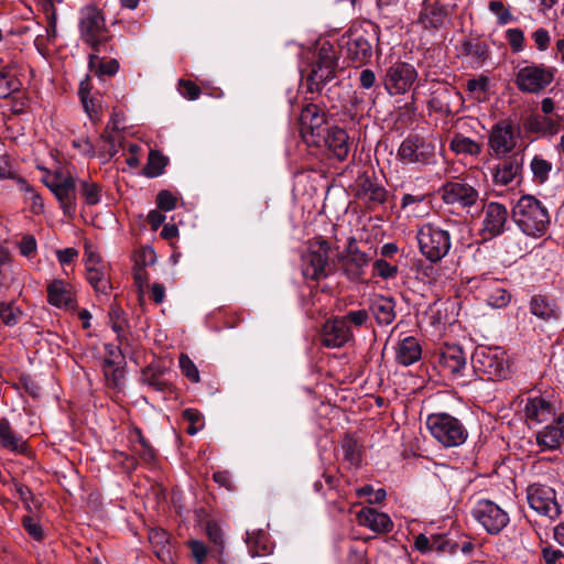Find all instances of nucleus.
I'll list each match as a JSON object with an SVG mask.
<instances>
[{"label":"nucleus","mask_w":564,"mask_h":564,"mask_svg":"<svg viewBox=\"0 0 564 564\" xmlns=\"http://www.w3.org/2000/svg\"><path fill=\"white\" fill-rule=\"evenodd\" d=\"M512 218L527 236L540 238L549 229L551 217L545 205L532 195L521 196L512 208Z\"/></svg>","instance_id":"f257e3e1"},{"label":"nucleus","mask_w":564,"mask_h":564,"mask_svg":"<svg viewBox=\"0 0 564 564\" xmlns=\"http://www.w3.org/2000/svg\"><path fill=\"white\" fill-rule=\"evenodd\" d=\"M426 427L433 438L447 448L460 446L468 437L464 424L457 417L445 412L427 415Z\"/></svg>","instance_id":"f03ea898"},{"label":"nucleus","mask_w":564,"mask_h":564,"mask_svg":"<svg viewBox=\"0 0 564 564\" xmlns=\"http://www.w3.org/2000/svg\"><path fill=\"white\" fill-rule=\"evenodd\" d=\"M337 57L335 47L329 42L318 44L312 62L306 69L308 89L318 91L323 85L335 77Z\"/></svg>","instance_id":"7ed1b4c3"},{"label":"nucleus","mask_w":564,"mask_h":564,"mask_svg":"<svg viewBox=\"0 0 564 564\" xmlns=\"http://www.w3.org/2000/svg\"><path fill=\"white\" fill-rule=\"evenodd\" d=\"M79 33L83 42L91 51L101 52L107 41L105 17L95 6H86L79 11Z\"/></svg>","instance_id":"20e7f679"},{"label":"nucleus","mask_w":564,"mask_h":564,"mask_svg":"<svg viewBox=\"0 0 564 564\" xmlns=\"http://www.w3.org/2000/svg\"><path fill=\"white\" fill-rule=\"evenodd\" d=\"M416 239L421 253L431 262L445 258L452 246L449 232L433 224L420 227Z\"/></svg>","instance_id":"39448f33"},{"label":"nucleus","mask_w":564,"mask_h":564,"mask_svg":"<svg viewBox=\"0 0 564 564\" xmlns=\"http://www.w3.org/2000/svg\"><path fill=\"white\" fill-rule=\"evenodd\" d=\"M329 243L317 238L310 243L302 257V273L305 279L322 280L328 274Z\"/></svg>","instance_id":"423d86ee"},{"label":"nucleus","mask_w":564,"mask_h":564,"mask_svg":"<svg viewBox=\"0 0 564 564\" xmlns=\"http://www.w3.org/2000/svg\"><path fill=\"white\" fill-rule=\"evenodd\" d=\"M43 182L59 202L64 215L73 217L76 212L75 178L69 174L58 171L46 175Z\"/></svg>","instance_id":"0eeeda50"},{"label":"nucleus","mask_w":564,"mask_h":564,"mask_svg":"<svg viewBox=\"0 0 564 564\" xmlns=\"http://www.w3.org/2000/svg\"><path fill=\"white\" fill-rule=\"evenodd\" d=\"M473 365L476 371L487 375L492 380L505 378L508 371L507 357L500 348H477L473 356Z\"/></svg>","instance_id":"6e6552de"},{"label":"nucleus","mask_w":564,"mask_h":564,"mask_svg":"<svg viewBox=\"0 0 564 564\" xmlns=\"http://www.w3.org/2000/svg\"><path fill=\"white\" fill-rule=\"evenodd\" d=\"M404 164L427 165L435 161V147L420 137H409L402 141L397 153Z\"/></svg>","instance_id":"1a4fd4ad"},{"label":"nucleus","mask_w":564,"mask_h":564,"mask_svg":"<svg viewBox=\"0 0 564 564\" xmlns=\"http://www.w3.org/2000/svg\"><path fill=\"white\" fill-rule=\"evenodd\" d=\"M471 516L489 534H498L509 523L508 513L487 499L479 500L474 506Z\"/></svg>","instance_id":"9d476101"},{"label":"nucleus","mask_w":564,"mask_h":564,"mask_svg":"<svg viewBox=\"0 0 564 564\" xmlns=\"http://www.w3.org/2000/svg\"><path fill=\"white\" fill-rule=\"evenodd\" d=\"M555 69L544 65H528L520 68L516 84L523 93L536 94L546 88L554 79Z\"/></svg>","instance_id":"9b49d317"},{"label":"nucleus","mask_w":564,"mask_h":564,"mask_svg":"<svg viewBox=\"0 0 564 564\" xmlns=\"http://www.w3.org/2000/svg\"><path fill=\"white\" fill-rule=\"evenodd\" d=\"M527 500L531 509L551 520L561 514L555 490L546 485H530L527 489Z\"/></svg>","instance_id":"f8f14e48"},{"label":"nucleus","mask_w":564,"mask_h":564,"mask_svg":"<svg viewBox=\"0 0 564 564\" xmlns=\"http://www.w3.org/2000/svg\"><path fill=\"white\" fill-rule=\"evenodd\" d=\"M372 35L358 28H352L343 37V47L347 57L357 66L366 64L372 55Z\"/></svg>","instance_id":"ddd939ff"},{"label":"nucleus","mask_w":564,"mask_h":564,"mask_svg":"<svg viewBox=\"0 0 564 564\" xmlns=\"http://www.w3.org/2000/svg\"><path fill=\"white\" fill-rule=\"evenodd\" d=\"M301 134L308 145L319 147L323 134L329 128L325 113L319 112L315 105L306 106L301 113Z\"/></svg>","instance_id":"4468645a"},{"label":"nucleus","mask_w":564,"mask_h":564,"mask_svg":"<svg viewBox=\"0 0 564 564\" xmlns=\"http://www.w3.org/2000/svg\"><path fill=\"white\" fill-rule=\"evenodd\" d=\"M416 23L430 34H436L451 23L449 11L440 0H424Z\"/></svg>","instance_id":"2eb2a0df"},{"label":"nucleus","mask_w":564,"mask_h":564,"mask_svg":"<svg viewBox=\"0 0 564 564\" xmlns=\"http://www.w3.org/2000/svg\"><path fill=\"white\" fill-rule=\"evenodd\" d=\"M416 78L417 72L413 65L398 62L387 69L383 84L390 95H403L412 87Z\"/></svg>","instance_id":"dca6fc26"},{"label":"nucleus","mask_w":564,"mask_h":564,"mask_svg":"<svg viewBox=\"0 0 564 564\" xmlns=\"http://www.w3.org/2000/svg\"><path fill=\"white\" fill-rule=\"evenodd\" d=\"M441 195L445 204L462 208L475 205L479 198L478 191L465 180L445 183L441 188Z\"/></svg>","instance_id":"f3484780"},{"label":"nucleus","mask_w":564,"mask_h":564,"mask_svg":"<svg viewBox=\"0 0 564 564\" xmlns=\"http://www.w3.org/2000/svg\"><path fill=\"white\" fill-rule=\"evenodd\" d=\"M518 134L509 121L496 123L489 134V149L496 158H505L517 145Z\"/></svg>","instance_id":"a211bd4d"},{"label":"nucleus","mask_w":564,"mask_h":564,"mask_svg":"<svg viewBox=\"0 0 564 564\" xmlns=\"http://www.w3.org/2000/svg\"><path fill=\"white\" fill-rule=\"evenodd\" d=\"M540 452H557L564 447V411L535 433Z\"/></svg>","instance_id":"6ab92c4d"},{"label":"nucleus","mask_w":564,"mask_h":564,"mask_svg":"<svg viewBox=\"0 0 564 564\" xmlns=\"http://www.w3.org/2000/svg\"><path fill=\"white\" fill-rule=\"evenodd\" d=\"M47 302L57 308L73 312L77 308L74 286L61 279L52 280L47 286Z\"/></svg>","instance_id":"aec40b11"},{"label":"nucleus","mask_w":564,"mask_h":564,"mask_svg":"<svg viewBox=\"0 0 564 564\" xmlns=\"http://www.w3.org/2000/svg\"><path fill=\"white\" fill-rule=\"evenodd\" d=\"M368 256L357 248L356 239L349 238L347 250L340 258L341 268L347 278L352 281L360 280L368 265Z\"/></svg>","instance_id":"412c9836"},{"label":"nucleus","mask_w":564,"mask_h":564,"mask_svg":"<svg viewBox=\"0 0 564 564\" xmlns=\"http://www.w3.org/2000/svg\"><path fill=\"white\" fill-rule=\"evenodd\" d=\"M525 420L532 424H541L547 422L550 419H555L556 409L555 404L543 395L529 397L524 404Z\"/></svg>","instance_id":"4be33fe9"},{"label":"nucleus","mask_w":564,"mask_h":564,"mask_svg":"<svg viewBox=\"0 0 564 564\" xmlns=\"http://www.w3.org/2000/svg\"><path fill=\"white\" fill-rule=\"evenodd\" d=\"M508 220V210L505 205L491 202L485 206L482 234L486 239L503 232Z\"/></svg>","instance_id":"5701e85b"},{"label":"nucleus","mask_w":564,"mask_h":564,"mask_svg":"<svg viewBox=\"0 0 564 564\" xmlns=\"http://www.w3.org/2000/svg\"><path fill=\"white\" fill-rule=\"evenodd\" d=\"M352 337L349 325L346 319L336 317L327 321L323 326L322 343L328 348H339L348 343Z\"/></svg>","instance_id":"b1692460"},{"label":"nucleus","mask_w":564,"mask_h":564,"mask_svg":"<svg viewBox=\"0 0 564 564\" xmlns=\"http://www.w3.org/2000/svg\"><path fill=\"white\" fill-rule=\"evenodd\" d=\"M324 141L318 148H326L338 161L347 159L349 153V137L347 132L338 127H329L323 134Z\"/></svg>","instance_id":"393cba45"},{"label":"nucleus","mask_w":564,"mask_h":564,"mask_svg":"<svg viewBox=\"0 0 564 564\" xmlns=\"http://www.w3.org/2000/svg\"><path fill=\"white\" fill-rule=\"evenodd\" d=\"M438 364L444 370L457 378L462 376V371L466 367V356L459 346L446 345L438 355Z\"/></svg>","instance_id":"a878e982"},{"label":"nucleus","mask_w":564,"mask_h":564,"mask_svg":"<svg viewBox=\"0 0 564 564\" xmlns=\"http://www.w3.org/2000/svg\"><path fill=\"white\" fill-rule=\"evenodd\" d=\"M357 520L360 525L369 528L377 533H387L393 528L392 520L387 513L379 512L372 508H362L357 513Z\"/></svg>","instance_id":"bb28decb"},{"label":"nucleus","mask_w":564,"mask_h":564,"mask_svg":"<svg viewBox=\"0 0 564 564\" xmlns=\"http://www.w3.org/2000/svg\"><path fill=\"white\" fill-rule=\"evenodd\" d=\"M422 348L419 340L408 336L400 340L395 347V360L402 366H410L421 359Z\"/></svg>","instance_id":"cd10ccee"},{"label":"nucleus","mask_w":564,"mask_h":564,"mask_svg":"<svg viewBox=\"0 0 564 564\" xmlns=\"http://www.w3.org/2000/svg\"><path fill=\"white\" fill-rule=\"evenodd\" d=\"M522 162L513 156L499 163L492 170V178L496 185L507 186L513 183L520 174Z\"/></svg>","instance_id":"c85d7f7f"},{"label":"nucleus","mask_w":564,"mask_h":564,"mask_svg":"<svg viewBox=\"0 0 564 564\" xmlns=\"http://www.w3.org/2000/svg\"><path fill=\"white\" fill-rule=\"evenodd\" d=\"M0 446L18 454H23L28 449L26 442L13 431L7 419H0Z\"/></svg>","instance_id":"c756f323"},{"label":"nucleus","mask_w":564,"mask_h":564,"mask_svg":"<svg viewBox=\"0 0 564 564\" xmlns=\"http://www.w3.org/2000/svg\"><path fill=\"white\" fill-rule=\"evenodd\" d=\"M453 89L445 83L435 82L431 86L429 109L435 112H445L449 108Z\"/></svg>","instance_id":"7c9ffc66"},{"label":"nucleus","mask_w":564,"mask_h":564,"mask_svg":"<svg viewBox=\"0 0 564 564\" xmlns=\"http://www.w3.org/2000/svg\"><path fill=\"white\" fill-rule=\"evenodd\" d=\"M371 311L376 321L381 325H389L395 318L394 301L391 297L376 296L371 303Z\"/></svg>","instance_id":"2f4dec72"},{"label":"nucleus","mask_w":564,"mask_h":564,"mask_svg":"<svg viewBox=\"0 0 564 564\" xmlns=\"http://www.w3.org/2000/svg\"><path fill=\"white\" fill-rule=\"evenodd\" d=\"M525 128L530 132L540 133L542 135H553L558 132L560 123L547 116L532 115L527 119Z\"/></svg>","instance_id":"473e14b6"},{"label":"nucleus","mask_w":564,"mask_h":564,"mask_svg":"<svg viewBox=\"0 0 564 564\" xmlns=\"http://www.w3.org/2000/svg\"><path fill=\"white\" fill-rule=\"evenodd\" d=\"M149 541L153 546L155 555L163 562L171 560L170 538L163 529H151L149 532Z\"/></svg>","instance_id":"72a5a7b5"},{"label":"nucleus","mask_w":564,"mask_h":564,"mask_svg":"<svg viewBox=\"0 0 564 564\" xmlns=\"http://www.w3.org/2000/svg\"><path fill=\"white\" fill-rule=\"evenodd\" d=\"M530 312L543 321L556 319L558 316L556 304L542 295H534L531 299Z\"/></svg>","instance_id":"f704fd0d"},{"label":"nucleus","mask_w":564,"mask_h":564,"mask_svg":"<svg viewBox=\"0 0 564 564\" xmlns=\"http://www.w3.org/2000/svg\"><path fill=\"white\" fill-rule=\"evenodd\" d=\"M247 544L251 556H263L271 552L269 535L263 530L247 532Z\"/></svg>","instance_id":"c9c22d12"},{"label":"nucleus","mask_w":564,"mask_h":564,"mask_svg":"<svg viewBox=\"0 0 564 564\" xmlns=\"http://www.w3.org/2000/svg\"><path fill=\"white\" fill-rule=\"evenodd\" d=\"M87 281L97 293L108 294L111 290L108 265L86 269Z\"/></svg>","instance_id":"e433bc0d"},{"label":"nucleus","mask_w":564,"mask_h":564,"mask_svg":"<svg viewBox=\"0 0 564 564\" xmlns=\"http://www.w3.org/2000/svg\"><path fill=\"white\" fill-rule=\"evenodd\" d=\"M449 149L454 151L456 154H466L476 156L481 152V145L463 135L462 133H456L449 143Z\"/></svg>","instance_id":"4c0bfd02"},{"label":"nucleus","mask_w":564,"mask_h":564,"mask_svg":"<svg viewBox=\"0 0 564 564\" xmlns=\"http://www.w3.org/2000/svg\"><path fill=\"white\" fill-rule=\"evenodd\" d=\"M101 52L93 51L88 57V66L95 70L97 75L112 76L119 70V63L117 59L102 61L99 57Z\"/></svg>","instance_id":"58836bf2"},{"label":"nucleus","mask_w":564,"mask_h":564,"mask_svg":"<svg viewBox=\"0 0 564 564\" xmlns=\"http://www.w3.org/2000/svg\"><path fill=\"white\" fill-rule=\"evenodd\" d=\"M109 324L112 330L117 334L118 339L124 336L128 323L124 317V312L121 307L112 305L109 310Z\"/></svg>","instance_id":"ea45409f"},{"label":"nucleus","mask_w":564,"mask_h":564,"mask_svg":"<svg viewBox=\"0 0 564 564\" xmlns=\"http://www.w3.org/2000/svg\"><path fill=\"white\" fill-rule=\"evenodd\" d=\"M21 316V310L13 302L0 303V319L6 326H15L20 322Z\"/></svg>","instance_id":"a19ab883"},{"label":"nucleus","mask_w":564,"mask_h":564,"mask_svg":"<svg viewBox=\"0 0 564 564\" xmlns=\"http://www.w3.org/2000/svg\"><path fill=\"white\" fill-rule=\"evenodd\" d=\"M167 160L158 151H150L148 163L144 167V174L148 177H156L163 173Z\"/></svg>","instance_id":"79ce46f5"},{"label":"nucleus","mask_w":564,"mask_h":564,"mask_svg":"<svg viewBox=\"0 0 564 564\" xmlns=\"http://www.w3.org/2000/svg\"><path fill=\"white\" fill-rule=\"evenodd\" d=\"M21 82L14 73L9 69L0 70V96L8 97L20 89Z\"/></svg>","instance_id":"37998d69"},{"label":"nucleus","mask_w":564,"mask_h":564,"mask_svg":"<svg viewBox=\"0 0 564 564\" xmlns=\"http://www.w3.org/2000/svg\"><path fill=\"white\" fill-rule=\"evenodd\" d=\"M119 145L120 141L118 135L113 133L104 134L98 143L99 155L108 160L117 154Z\"/></svg>","instance_id":"c03bdc74"},{"label":"nucleus","mask_w":564,"mask_h":564,"mask_svg":"<svg viewBox=\"0 0 564 564\" xmlns=\"http://www.w3.org/2000/svg\"><path fill=\"white\" fill-rule=\"evenodd\" d=\"M492 284L490 292L487 294V303L495 308H501L510 302V294L502 288H499L492 280H487Z\"/></svg>","instance_id":"a18cd8bd"},{"label":"nucleus","mask_w":564,"mask_h":564,"mask_svg":"<svg viewBox=\"0 0 564 564\" xmlns=\"http://www.w3.org/2000/svg\"><path fill=\"white\" fill-rule=\"evenodd\" d=\"M206 533L214 545V551L219 555L223 554L225 550V538L220 525L216 521H208L206 524Z\"/></svg>","instance_id":"49530a36"},{"label":"nucleus","mask_w":564,"mask_h":564,"mask_svg":"<svg viewBox=\"0 0 564 564\" xmlns=\"http://www.w3.org/2000/svg\"><path fill=\"white\" fill-rule=\"evenodd\" d=\"M530 167L533 173L534 181L542 184L549 178L552 164L545 159L536 155L532 159Z\"/></svg>","instance_id":"de8ad7c7"},{"label":"nucleus","mask_w":564,"mask_h":564,"mask_svg":"<svg viewBox=\"0 0 564 564\" xmlns=\"http://www.w3.org/2000/svg\"><path fill=\"white\" fill-rule=\"evenodd\" d=\"M80 194L87 205H97L101 199V187L97 183L82 181Z\"/></svg>","instance_id":"09e8293b"},{"label":"nucleus","mask_w":564,"mask_h":564,"mask_svg":"<svg viewBox=\"0 0 564 564\" xmlns=\"http://www.w3.org/2000/svg\"><path fill=\"white\" fill-rule=\"evenodd\" d=\"M362 191L365 198L375 205L383 204L387 199L386 189L370 181L365 182Z\"/></svg>","instance_id":"8fccbe9b"},{"label":"nucleus","mask_w":564,"mask_h":564,"mask_svg":"<svg viewBox=\"0 0 564 564\" xmlns=\"http://www.w3.org/2000/svg\"><path fill=\"white\" fill-rule=\"evenodd\" d=\"M183 419L188 422L186 432L189 435H195L204 427V419L199 411L195 409H185L183 411Z\"/></svg>","instance_id":"3c124183"},{"label":"nucleus","mask_w":564,"mask_h":564,"mask_svg":"<svg viewBox=\"0 0 564 564\" xmlns=\"http://www.w3.org/2000/svg\"><path fill=\"white\" fill-rule=\"evenodd\" d=\"M135 442L133 443V452L138 454L144 462H151L154 458V451L148 444V442L142 436L140 430L135 431Z\"/></svg>","instance_id":"603ef678"},{"label":"nucleus","mask_w":564,"mask_h":564,"mask_svg":"<svg viewBox=\"0 0 564 564\" xmlns=\"http://www.w3.org/2000/svg\"><path fill=\"white\" fill-rule=\"evenodd\" d=\"M178 364L182 373L192 382L199 381V371L196 365L192 361V359L186 354H181L178 358Z\"/></svg>","instance_id":"864d4df0"},{"label":"nucleus","mask_w":564,"mask_h":564,"mask_svg":"<svg viewBox=\"0 0 564 564\" xmlns=\"http://www.w3.org/2000/svg\"><path fill=\"white\" fill-rule=\"evenodd\" d=\"M425 196L420 195H411V194H404L401 199V207L403 209H408V213L413 216H419L420 210L419 207L422 203H424Z\"/></svg>","instance_id":"5fc2aeb1"},{"label":"nucleus","mask_w":564,"mask_h":564,"mask_svg":"<svg viewBox=\"0 0 564 564\" xmlns=\"http://www.w3.org/2000/svg\"><path fill=\"white\" fill-rule=\"evenodd\" d=\"M141 381L156 391H164L167 388L166 381L150 368L143 370Z\"/></svg>","instance_id":"6e6d98bb"},{"label":"nucleus","mask_w":564,"mask_h":564,"mask_svg":"<svg viewBox=\"0 0 564 564\" xmlns=\"http://www.w3.org/2000/svg\"><path fill=\"white\" fill-rule=\"evenodd\" d=\"M491 13H494L497 17L498 23L500 25H505L512 21L513 17L511 12L505 8L503 3L501 1H490L488 6Z\"/></svg>","instance_id":"4d7b16f0"},{"label":"nucleus","mask_w":564,"mask_h":564,"mask_svg":"<svg viewBox=\"0 0 564 564\" xmlns=\"http://www.w3.org/2000/svg\"><path fill=\"white\" fill-rule=\"evenodd\" d=\"M506 39L513 52H521L524 48V33L522 30L514 28L506 31Z\"/></svg>","instance_id":"13d9d810"},{"label":"nucleus","mask_w":564,"mask_h":564,"mask_svg":"<svg viewBox=\"0 0 564 564\" xmlns=\"http://www.w3.org/2000/svg\"><path fill=\"white\" fill-rule=\"evenodd\" d=\"M24 530L35 541H41L44 538V532L41 524L32 517L26 516L22 521Z\"/></svg>","instance_id":"bf43d9fd"},{"label":"nucleus","mask_w":564,"mask_h":564,"mask_svg":"<svg viewBox=\"0 0 564 564\" xmlns=\"http://www.w3.org/2000/svg\"><path fill=\"white\" fill-rule=\"evenodd\" d=\"M187 546L189 547L196 564H203L207 557V546L198 540H189L187 542Z\"/></svg>","instance_id":"052dcab7"},{"label":"nucleus","mask_w":564,"mask_h":564,"mask_svg":"<svg viewBox=\"0 0 564 564\" xmlns=\"http://www.w3.org/2000/svg\"><path fill=\"white\" fill-rule=\"evenodd\" d=\"M156 261V253L154 249L150 246L142 247L138 253L135 259L137 265L148 267L154 264Z\"/></svg>","instance_id":"680f3d73"},{"label":"nucleus","mask_w":564,"mask_h":564,"mask_svg":"<svg viewBox=\"0 0 564 564\" xmlns=\"http://www.w3.org/2000/svg\"><path fill=\"white\" fill-rule=\"evenodd\" d=\"M373 269L376 273L383 279L394 278L398 273V268L388 263L383 259H378L373 263Z\"/></svg>","instance_id":"e2e57ef3"},{"label":"nucleus","mask_w":564,"mask_h":564,"mask_svg":"<svg viewBox=\"0 0 564 564\" xmlns=\"http://www.w3.org/2000/svg\"><path fill=\"white\" fill-rule=\"evenodd\" d=\"M344 458L348 460L354 467H358L360 465L361 455L355 442L348 441L344 445Z\"/></svg>","instance_id":"0e129e2a"},{"label":"nucleus","mask_w":564,"mask_h":564,"mask_svg":"<svg viewBox=\"0 0 564 564\" xmlns=\"http://www.w3.org/2000/svg\"><path fill=\"white\" fill-rule=\"evenodd\" d=\"M21 188L30 194V199L32 202V212L34 214H41L44 210V204L42 197L25 182L21 181Z\"/></svg>","instance_id":"69168bd1"},{"label":"nucleus","mask_w":564,"mask_h":564,"mask_svg":"<svg viewBox=\"0 0 564 564\" xmlns=\"http://www.w3.org/2000/svg\"><path fill=\"white\" fill-rule=\"evenodd\" d=\"M156 205L164 212L173 210L176 207V197L169 191H161L156 197Z\"/></svg>","instance_id":"338daca9"},{"label":"nucleus","mask_w":564,"mask_h":564,"mask_svg":"<svg viewBox=\"0 0 564 564\" xmlns=\"http://www.w3.org/2000/svg\"><path fill=\"white\" fill-rule=\"evenodd\" d=\"M531 36L539 51L544 52L549 48L551 36L547 30L540 28L535 30Z\"/></svg>","instance_id":"774afa93"}]
</instances>
